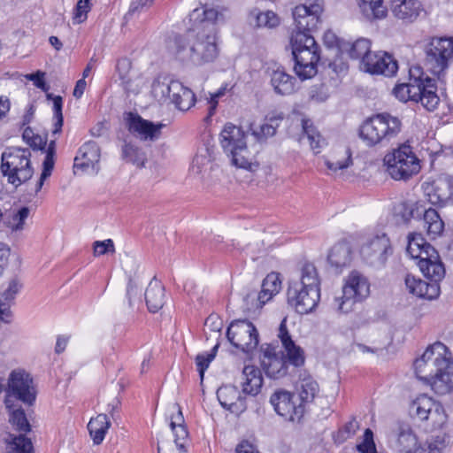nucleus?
I'll use <instances>...</instances> for the list:
<instances>
[{"mask_svg":"<svg viewBox=\"0 0 453 453\" xmlns=\"http://www.w3.org/2000/svg\"><path fill=\"white\" fill-rule=\"evenodd\" d=\"M47 145V136L33 134L30 136V149L34 150H44Z\"/></svg>","mask_w":453,"mask_h":453,"instance_id":"obj_61","label":"nucleus"},{"mask_svg":"<svg viewBox=\"0 0 453 453\" xmlns=\"http://www.w3.org/2000/svg\"><path fill=\"white\" fill-rule=\"evenodd\" d=\"M242 393L257 396L262 389L264 379L261 370L253 365H245L241 374Z\"/></svg>","mask_w":453,"mask_h":453,"instance_id":"obj_26","label":"nucleus"},{"mask_svg":"<svg viewBox=\"0 0 453 453\" xmlns=\"http://www.w3.org/2000/svg\"><path fill=\"white\" fill-rule=\"evenodd\" d=\"M219 12L213 8L195 9L189 15L190 21L194 22L193 29L200 30L203 33H208L209 26L213 27V35H216V21L219 19Z\"/></svg>","mask_w":453,"mask_h":453,"instance_id":"obj_28","label":"nucleus"},{"mask_svg":"<svg viewBox=\"0 0 453 453\" xmlns=\"http://www.w3.org/2000/svg\"><path fill=\"white\" fill-rule=\"evenodd\" d=\"M340 50L346 53L350 58L360 60L364 65L366 58L370 57L372 52L371 51V41L366 38H359L353 42H343L340 45Z\"/></svg>","mask_w":453,"mask_h":453,"instance_id":"obj_29","label":"nucleus"},{"mask_svg":"<svg viewBox=\"0 0 453 453\" xmlns=\"http://www.w3.org/2000/svg\"><path fill=\"white\" fill-rule=\"evenodd\" d=\"M111 426V421L107 414H98L96 418H91L88 424V430L95 445L103 442L105 434Z\"/></svg>","mask_w":453,"mask_h":453,"instance_id":"obj_34","label":"nucleus"},{"mask_svg":"<svg viewBox=\"0 0 453 453\" xmlns=\"http://www.w3.org/2000/svg\"><path fill=\"white\" fill-rule=\"evenodd\" d=\"M430 243L426 242V240L423 237L421 234L412 233L408 236V245L406 248V252L413 257L415 254H417L419 250H423L426 245Z\"/></svg>","mask_w":453,"mask_h":453,"instance_id":"obj_46","label":"nucleus"},{"mask_svg":"<svg viewBox=\"0 0 453 453\" xmlns=\"http://www.w3.org/2000/svg\"><path fill=\"white\" fill-rule=\"evenodd\" d=\"M413 365L416 376L429 384L437 395L453 390V357L444 343L436 342L429 345Z\"/></svg>","mask_w":453,"mask_h":453,"instance_id":"obj_1","label":"nucleus"},{"mask_svg":"<svg viewBox=\"0 0 453 453\" xmlns=\"http://www.w3.org/2000/svg\"><path fill=\"white\" fill-rule=\"evenodd\" d=\"M250 15L255 19L256 27L274 28L280 25V19L273 11L260 12L255 9Z\"/></svg>","mask_w":453,"mask_h":453,"instance_id":"obj_42","label":"nucleus"},{"mask_svg":"<svg viewBox=\"0 0 453 453\" xmlns=\"http://www.w3.org/2000/svg\"><path fill=\"white\" fill-rule=\"evenodd\" d=\"M319 392L318 382L311 376L304 377L296 386V397L299 403L305 408L312 403Z\"/></svg>","mask_w":453,"mask_h":453,"instance_id":"obj_30","label":"nucleus"},{"mask_svg":"<svg viewBox=\"0 0 453 453\" xmlns=\"http://www.w3.org/2000/svg\"><path fill=\"white\" fill-rule=\"evenodd\" d=\"M346 153H347V157L343 161H337V162L327 161L326 166L328 167V169L335 172L337 170H342V169L348 168L349 166V165L352 164L350 150L348 149L346 150Z\"/></svg>","mask_w":453,"mask_h":453,"instance_id":"obj_60","label":"nucleus"},{"mask_svg":"<svg viewBox=\"0 0 453 453\" xmlns=\"http://www.w3.org/2000/svg\"><path fill=\"white\" fill-rule=\"evenodd\" d=\"M393 253V248L389 238L386 234L376 235L364 243L360 249L362 259L371 266L383 267L389 256Z\"/></svg>","mask_w":453,"mask_h":453,"instance_id":"obj_14","label":"nucleus"},{"mask_svg":"<svg viewBox=\"0 0 453 453\" xmlns=\"http://www.w3.org/2000/svg\"><path fill=\"white\" fill-rule=\"evenodd\" d=\"M283 119L284 114L282 112L273 111L265 116V120L268 124H272L276 131Z\"/></svg>","mask_w":453,"mask_h":453,"instance_id":"obj_63","label":"nucleus"},{"mask_svg":"<svg viewBox=\"0 0 453 453\" xmlns=\"http://www.w3.org/2000/svg\"><path fill=\"white\" fill-rule=\"evenodd\" d=\"M45 75L44 72L38 70L35 73H30V81L43 92H48L50 85L46 82Z\"/></svg>","mask_w":453,"mask_h":453,"instance_id":"obj_57","label":"nucleus"},{"mask_svg":"<svg viewBox=\"0 0 453 453\" xmlns=\"http://www.w3.org/2000/svg\"><path fill=\"white\" fill-rule=\"evenodd\" d=\"M402 129L401 120L388 112L377 113L365 119L359 127V137L367 146L388 143Z\"/></svg>","mask_w":453,"mask_h":453,"instance_id":"obj_6","label":"nucleus"},{"mask_svg":"<svg viewBox=\"0 0 453 453\" xmlns=\"http://www.w3.org/2000/svg\"><path fill=\"white\" fill-rule=\"evenodd\" d=\"M217 398L220 405L234 414L242 413L246 408V397L242 395L234 385H224L217 390Z\"/></svg>","mask_w":453,"mask_h":453,"instance_id":"obj_23","label":"nucleus"},{"mask_svg":"<svg viewBox=\"0 0 453 453\" xmlns=\"http://www.w3.org/2000/svg\"><path fill=\"white\" fill-rule=\"evenodd\" d=\"M364 70L371 74L394 76L398 70V63L393 56L386 51L372 52L366 58Z\"/></svg>","mask_w":453,"mask_h":453,"instance_id":"obj_21","label":"nucleus"},{"mask_svg":"<svg viewBox=\"0 0 453 453\" xmlns=\"http://www.w3.org/2000/svg\"><path fill=\"white\" fill-rule=\"evenodd\" d=\"M397 443L400 450L404 453H414L418 448V438L406 423H398Z\"/></svg>","mask_w":453,"mask_h":453,"instance_id":"obj_36","label":"nucleus"},{"mask_svg":"<svg viewBox=\"0 0 453 453\" xmlns=\"http://www.w3.org/2000/svg\"><path fill=\"white\" fill-rule=\"evenodd\" d=\"M195 30L190 28L184 35H176L170 44V50L175 58L182 63L194 64L192 41L195 38Z\"/></svg>","mask_w":453,"mask_h":453,"instance_id":"obj_24","label":"nucleus"},{"mask_svg":"<svg viewBox=\"0 0 453 453\" xmlns=\"http://www.w3.org/2000/svg\"><path fill=\"white\" fill-rule=\"evenodd\" d=\"M439 253L438 251L431 245H426L425 249L422 250H419V251L415 254V256L412 257L413 259H418V265H421L422 261H427L430 262L434 259H439Z\"/></svg>","mask_w":453,"mask_h":453,"instance_id":"obj_51","label":"nucleus"},{"mask_svg":"<svg viewBox=\"0 0 453 453\" xmlns=\"http://www.w3.org/2000/svg\"><path fill=\"white\" fill-rule=\"evenodd\" d=\"M424 52V63L427 70L434 75H441L453 59V37L430 38L425 45Z\"/></svg>","mask_w":453,"mask_h":453,"instance_id":"obj_9","label":"nucleus"},{"mask_svg":"<svg viewBox=\"0 0 453 453\" xmlns=\"http://www.w3.org/2000/svg\"><path fill=\"white\" fill-rule=\"evenodd\" d=\"M292 55L295 61L294 70L301 80L311 79L318 73L320 59L319 46L314 36L304 34H292L290 39Z\"/></svg>","mask_w":453,"mask_h":453,"instance_id":"obj_5","label":"nucleus"},{"mask_svg":"<svg viewBox=\"0 0 453 453\" xmlns=\"http://www.w3.org/2000/svg\"><path fill=\"white\" fill-rule=\"evenodd\" d=\"M429 420L432 428L434 430L442 428L443 425L446 423L447 415L440 403H434V409L430 412Z\"/></svg>","mask_w":453,"mask_h":453,"instance_id":"obj_47","label":"nucleus"},{"mask_svg":"<svg viewBox=\"0 0 453 453\" xmlns=\"http://www.w3.org/2000/svg\"><path fill=\"white\" fill-rule=\"evenodd\" d=\"M226 338L234 348L246 354L256 349L259 343L257 329L248 319L234 320L227 327Z\"/></svg>","mask_w":453,"mask_h":453,"instance_id":"obj_13","label":"nucleus"},{"mask_svg":"<svg viewBox=\"0 0 453 453\" xmlns=\"http://www.w3.org/2000/svg\"><path fill=\"white\" fill-rule=\"evenodd\" d=\"M437 91V81L425 74L419 66H415L409 70V81L396 84L393 94L401 102H412L427 111H434L441 101Z\"/></svg>","mask_w":453,"mask_h":453,"instance_id":"obj_3","label":"nucleus"},{"mask_svg":"<svg viewBox=\"0 0 453 453\" xmlns=\"http://www.w3.org/2000/svg\"><path fill=\"white\" fill-rule=\"evenodd\" d=\"M220 142L224 151L231 157L233 165L238 168L254 172L258 164L252 162L247 147L244 131L232 123L225 125L220 134Z\"/></svg>","mask_w":453,"mask_h":453,"instance_id":"obj_7","label":"nucleus"},{"mask_svg":"<svg viewBox=\"0 0 453 453\" xmlns=\"http://www.w3.org/2000/svg\"><path fill=\"white\" fill-rule=\"evenodd\" d=\"M213 360V355L205 354H198L196 357V365L197 367V371L199 372V376L201 380H203L204 372L208 369L210 364Z\"/></svg>","mask_w":453,"mask_h":453,"instance_id":"obj_53","label":"nucleus"},{"mask_svg":"<svg viewBox=\"0 0 453 453\" xmlns=\"http://www.w3.org/2000/svg\"><path fill=\"white\" fill-rule=\"evenodd\" d=\"M10 411V422L20 432L19 435H12V440L8 442V453H28V421L23 409L18 407L14 403V407L8 409Z\"/></svg>","mask_w":453,"mask_h":453,"instance_id":"obj_18","label":"nucleus"},{"mask_svg":"<svg viewBox=\"0 0 453 453\" xmlns=\"http://www.w3.org/2000/svg\"><path fill=\"white\" fill-rule=\"evenodd\" d=\"M310 97L317 102H324L328 97V93L324 84L313 85L310 89Z\"/></svg>","mask_w":453,"mask_h":453,"instance_id":"obj_56","label":"nucleus"},{"mask_svg":"<svg viewBox=\"0 0 453 453\" xmlns=\"http://www.w3.org/2000/svg\"><path fill=\"white\" fill-rule=\"evenodd\" d=\"M122 158L137 167H143L147 160L142 150L130 142H125L122 146Z\"/></svg>","mask_w":453,"mask_h":453,"instance_id":"obj_40","label":"nucleus"},{"mask_svg":"<svg viewBox=\"0 0 453 453\" xmlns=\"http://www.w3.org/2000/svg\"><path fill=\"white\" fill-rule=\"evenodd\" d=\"M424 208L418 203L411 202H402L395 207V215L401 217L404 223H408L411 219L420 217L424 212Z\"/></svg>","mask_w":453,"mask_h":453,"instance_id":"obj_41","label":"nucleus"},{"mask_svg":"<svg viewBox=\"0 0 453 453\" xmlns=\"http://www.w3.org/2000/svg\"><path fill=\"white\" fill-rule=\"evenodd\" d=\"M434 401L426 395L417 397L410 405L409 412L413 418L428 421L430 412L434 409Z\"/></svg>","mask_w":453,"mask_h":453,"instance_id":"obj_37","label":"nucleus"},{"mask_svg":"<svg viewBox=\"0 0 453 453\" xmlns=\"http://www.w3.org/2000/svg\"><path fill=\"white\" fill-rule=\"evenodd\" d=\"M144 296L148 310L150 312L155 313L164 306L165 288L156 279H153L149 283L145 290Z\"/></svg>","mask_w":453,"mask_h":453,"instance_id":"obj_32","label":"nucleus"},{"mask_svg":"<svg viewBox=\"0 0 453 453\" xmlns=\"http://www.w3.org/2000/svg\"><path fill=\"white\" fill-rule=\"evenodd\" d=\"M94 255L102 256L109 252H114V244L111 239L96 241L93 244Z\"/></svg>","mask_w":453,"mask_h":453,"instance_id":"obj_54","label":"nucleus"},{"mask_svg":"<svg viewBox=\"0 0 453 453\" xmlns=\"http://www.w3.org/2000/svg\"><path fill=\"white\" fill-rule=\"evenodd\" d=\"M323 39H324V43L327 47H330V48L336 45L340 49V45L342 44V42L340 43L338 42L337 36L331 31H327L326 33H325Z\"/></svg>","mask_w":453,"mask_h":453,"instance_id":"obj_64","label":"nucleus"},{"mask_svg":"<svg viewBox=\"0 0 453 453\" xmlns=\"http://www.w3.org/2000/svg\"><path fill=\"white\" fill-rule=\"evenodd\" d=\"M1 171L8 181L18 187L28 180V157L26 150L9 149L2 154Z\"/></svg>","mask_w":453,"mask_h":453,"instance_id":"obj_12","label":"nucleus"},{"mask_svg":"<svg viewBox=\"0 0 453 453\" xmlns=\"http://www.w3.org/2000/svg\"><path fill=\"white\" fill-rule=\"evenodd\" d=\"M90 9V0H79L74 10L73 20L78 24L84 22Z\"/></svg>","mask_w":453,"mask_h":453,"instance_id":"obj_49","label":"nucleus"},{"mask_svg":"<svg viewBox=\"0 0 453 453\" xmlns=\"http://www.w3.org/2000/svg\"><path fill=\"white\" fill-rule=\"evenodd\" d=\"M405 285L411 294L419 298L433 300L436 299L441 293L440 284L431 280H422L411 274L406 275Z\"/></svg>","mask_w":453,"mask_h":453,"instance_id":"obj_25","label":"nucleus"},{"mask_svg":"<svg viewBox=\"0 0 453 453\" xmlns=\"http://www.w3.org/2000/svg\"><path fill=\"white\" fill-rule=\"evenodd\" d=\"M281 288L280 274L272 272L264 279L261 291L258 293L257 301L260 306L269 302Z\"/></svg>","mask_w":453,"mask_h":453,"instance_id":"obj_33","label":"nucleus"},{"mask_svg":"<svg viewBox=\"0 0 453 453\" xmlns=\"http://www.w3.org/2000/svg\"><path fill=\"white\" fill-rule=\"evenodd\" d=\"M422 215L423 227L426 229L427 234L433 238L439 236L444 229V223L437 211L434 208H429L424 210Z\"/></svg>","mask_w":453,"mask_h":453,"instance_id":"obj_38","label":"nucleus"},{"mask_svg":"<svg viewBox=\"0 0 453 453\" xmlns=\"http://www.w3.org/2000/svg\"><path fill=\"white\" fill-rule=\"evenodd\" d=\"M28 403V380L23 370H14L11 372L4 403L7 409L14 407V403Z\"/></svg>","mask_w":453,"mask_h":453,"instance_id":"obj_20","label":"nucleus"},{"mask_svg":"<svg viewBox=\"0 0 453 453\" xmlns=\"http://www.w3.org/2000/svg\"><path fill=\"white\" fill-rule=\"evenodd\" d=\"M28 215V208L23 207L18 212L13 213L4 219V224L12 231L20 230L25 225V220Z\"/></svg>","mask_w":453,"mask_h":453,"instance_id":"obj_45","label":"nucleus"},{"mask_svg":"<svg viewBox=\"0 0 453 453\" xmlns=\"http://www.w3.org/2000/svg\"><path fill=\"white\" fill-rule=\"evenodd\" d=\"M192 45L195 65L212 62L219 54L216 35H213L212 26H209L208 33H203L200 30L196 31Z\"/></svg>","mask_w":453,"mask_h":453,"instance_id":"obj_17","label":"nucleus"},{"mask_svg":"<svg viewBox=\"0 0 453 453\" xmlns=\"http://www.w3.org/2000/svg\"><path fill=\"white\" fill-rule=\"evenodd\" d=\"M323 12L322 6L319 3L300 4L293 10V19L296 30L293 34H304L313 36L321 22L320 15Z\"/></svg>","mask_w":453,"mask_h":453,"instance_id":"obj_15","label":"nucleus"},{"mask_svg":"<svg viewBox=\"0 0 453 453\" xmlns=\"http://www.w3.org/2000/svg\"><path fill=\"white\" fill-rule=\"evenodd\" d=\"M174 434V442L180 451H186L185 444L188 437V432L186 425L176 427L172 430Z\"/></svg>","mask_w":453,"mask_h":453,"instance_id":"obj_52","label":"nucleus"},{"mask_svg":"<svg viewBox=\"0 0 453 453\" xmlns=\"http://www.w3.org/2000/svg\"><path fill=\"white\" fill-rule=\"evenodd\" d=\"M328 263L336 269H342L351 262V249L346 242H339L333 246L327 256Z\"/></svg>","mask_w":453,"mask_h":453,"instance_id":"obj_35","label":"nucleus"},{"mask_svg":"<svg viewBox=\"0 0 453 453\" xmlns=\"http://www.w3.org/2000/svg\"><path fill=\"white\" fill-rule=\"evenodd\" d=\"M384 163L388 174L395 180L406 181L421 169L420 160L407 142L400 144L392 153L386 155Z\"/></svg>","mask_w":453,"mask_h":453,"instance_id":"obj_8","label":"nucleus"},{"mask_svg":"<svg viewBox=\"0 0 453 453\" xmlns=\"http://www.w3.org/2000/svg\"><path fill=\"white\" fill-rule=\"evenodd\" d=\"M420 3L418 0H392L391 11L393 14L403 20L412 21L419 14Z\"/></svg>","mask_w":453,"mask_h":453,"instance_id":"obj_31","label":"nucleus"},{"mask_svg":"<svg viewBox=\"0 0 453 453\" xmlns=\"http://www.w3.org/2000/svg\"><path fill=\"white\" fill-rule=\"evenodd\" d=\"M287 300L299 314H308L317 307L320 300V280L313 264L305 263L300 279L289 281Z\"/></svg>","mask_w":453,"mask_h":453,"instance_id":"obj_4","label":"nucleus"},{"mask_svg":"<svg viewBox=\"0 0 453 453\" xmlns=\"http://www.w3.org/2000/svg\"><path fill=\"white\" fill-rule=\"evenodd\" d=\"M152 91L161 98H168L181 111L189 110L196 101L195 93L189 88L166 76L158 77L153 81Z\"/></svg>","mask_w":453,"mask_h":453,"instance_id":"obj_10","label":"nucleus"},{"mask_svg":"<svg viewBox=\"0 0 453 453\" xmlns=\"http://www.w3.org/2000/svg\"><path fill=\"white\" fill-rule=\"evenodd\" d=\"M278 338L284 350H277L273 344L262 345L261 366L265 375L278 380L289 373V366L294 369L301 367L305 363L303 349L296 344L287 326V318H284L279 326Z\"/></svg>","mask_w":453,"mask_h":453,"instance_id":"obj_2","label":"nucleus"},{"mask_svg":"<svg viewBox=\"0 0 453 453\" xmlns=\"http://www.w3.org/2000/svg\"><path fill=\"white\" fill-rule=\"evenodd\" d=\"M47 100H51L53 103V119L54 122V129L52 133L58 134L62 130V127L64 125V117H63V98L61 96H55L52 93L46 92Z\"/></svg>","mask_w":453,"mask_h":453,"instance_id":"obj_44","label":"nucleus"},{"mask_svg":"<svg viewBox=\"0 0 453 453\" xmlns=\"http://www.w3.org/2000/svg\"><path fill=\"white\" fill-rule=\"evenodd\" d=\"M360 8L368 19H382L387 14L383 0H361Z\"/></svg>","mask_w":453,"mask_h":453,"instance_id":"obj_43","label":"nucleus"},{"mask_svg":"<svg viewBox=\"0 0 453 453\" xmlns=\"http://www.w3.org/2000/svg\"><path fill=\"white\" fill-rule=\"evenodd\" d=\"M418 267L428 280L435 283L440 284V281L445 276V268L440 258L430 262L422 261Z\"/></svg>","mask_w":453,"mask_h":453,"instance_id":"obj_39","label":"nucleus"},{"mask_svg":"<svg viewBox=\"0 0 453 453\" xmlns=\"http://www.w3.org/2000/svg\"><path fill=\"white\" fill-rule=\"evenodd\" d=\"M270 77V83L275 94L288 96L294 93L296 78L288 74L283 66L273 69Z\"/></svg>","mask_w":453,"mask_h":453,"instance_id":"obj_27","label":"nucleus"},{"mask_svg":"<svg viewBox=\"0 0 453 453\" xmlns=\"http://www.w3.org/2000/svg\"><path fill=\"white\" fill-rule=\"evenodd\" d=\"M43 151H45V157L42 162V166L54 169L56 158V141H50V143L46 145V148Z\"/></svg>","mask_w":453,"mask_h":453,"instance_id":"obj_55","label":"nucleus"},{"mask_svg":"<svg viewBox=\"0 0 453 453\" xmlns=\"http://www.w3.org/2000/svg\"><path fill=\"white\" fill-rule=\"evenodd\" d=\"M128 131L142 141H155L159 138L161 129L165 127L162 123L144 119L138 113L127 112L125 116Z\"/></svg>","mask_w":453,"mask_h":453,"instance_id":"obj_19","label":"nucleus"},{"mask_svg":"<svg viewBox=\"0 0 453 453\" xmlns=\"http://www.w3.org/2000/svg\"><path fill=\"white\" fill-rule=\"evenodd\" d=\"M100 156L98 144L94 141L86 142L80 147L74 157V173L78 170L86 173L90 169L97 173Z\"/></svg>","mask_w":453,"mask_h":453,"instance_id":"obj_22","label":"nucleus"},{"mask_svg":"<svg viewBox=\"0 0 453 453\" xmlns=\"http://www.w3.org/2000/svg\"><path fill=\"white\" fill-rule=\"evenodd\" d=\"M359 425L358 422L355 419H352L346 423L342 428H340L337 432V440L340 441H344L349 438L352 437L357 430L358 429Z\"/></svg>","mask_w":453,"mask_h":453,"instance_id":"obj_50","label":"nucleus"},{"mask_svg":"<svg viewBox=\"0 0 453 453\" xmlns=\"http://www.w3.org/2000/svg\"><path fill=\"white\" fill-rule=\"evenodd\" d=\"M270 403L278 415L292 422H299L305 412L296 395L284 389L276 390L271 395Z\"/></svg>","mask_w":453,"mask_h":453,"instance_id":"obj_16","label":"nucleus"},{"mask_svg":"<svg viewBox=\"0 0 453 453\" xmlns=\"http://www.w3.org/2000/svg\"><path fill=\"white\" fill-rule=\"evenodd\" d=\"M370 295V283L366 277L357 271H352L342 287V296L334 299L337 311L349 313L357 303L364 301Z\"/></svg>","mask_w":453,"mask_h":453,"instance_id":"obj_11","label":"nucleus"},{"mask_svg":"<svg viewBox=\"0 0 453 453\" xmlns=\"http://www.w3.org/2000/svg\"><path fill=\"white\" fill-rule=\"evenodd\" d=\"M173 409L175 413H173L170 417V427L172 430L185 425L180 406L178 403H174Z\"/></svg>","mask_w":453,"mask_h":453,"instance_id":"obj_58","label":"nucleus"},{"mask_svg":"<svg viewBox=\"0 0 453 453\" xmlns=\"http://www.w3.org/2000/svg\"><path fill=\"white\" fill-rule=\"evenodd\" d=\"M21 288V284L17 279H13L9 282L8 288L4 291L3 297L5 303L12 300Z\"/></svg>","mask_w":453,"mask_h":453,"instance_id":"obj_59","label":"nucleus"},{"mask_svg":"<svg viewBox=\"0 0 453 453\" xmlns=\"http://www.w3.org/2000/svg\"><path fill=\"white\" fill-rule=\"evenodd\" d=\"M275 134H276V131H275L274 127H273V125L268 124L267 122H265V124H263L260 127V130L258 132L257 131L253 132V134L255 136H257V139L272 137Z\"/></svg>","mask_w":453,"mask_h":453,"instance_id":"obj_62","label":"nucleus"},{"mask_svg":"<svg viewBox=\"0 0 453 453\" xmlns=\"http://www.w3.org/2000/svg\"><path fill=\"white\" fill-rule=\"evenodd\" d=\"M360 453H378L373 440V432L370 428L365 430L363 441L357 446Z\"/></svg>","mask_w":453,"mask_h":453,"instance_id":"obj_48","label":"nucleus"}]
</instances>
